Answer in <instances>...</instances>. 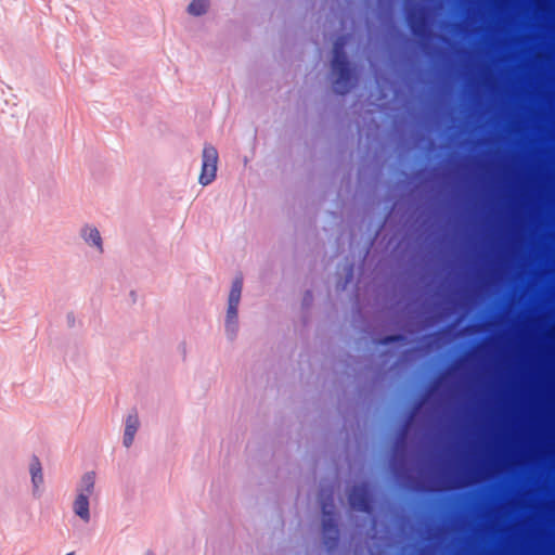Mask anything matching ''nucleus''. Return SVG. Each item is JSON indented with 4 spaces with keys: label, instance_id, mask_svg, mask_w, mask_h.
<instances>
[{
    "label": "nucleus",
    "instance_id": "nucleus-1",
    "mask_svg": "<svg viewBox=\"0 0 555 555\" xmlns=\"http://www.w3.org/2000/svg\"><path fill=\"white\" fill-rule=\"evenodd\" d=\"M321 507V542L326 554H335L340 545L338 514L334 504L335 492H344L350 500L360 494H545V488H317Z\"/></svg>",
    "mask_w": 555,
    "mask_h": 555
},
{
    "label": "nucleus",
    "instance_id": "nucleus-2",
    "mask_svg": "<svg viewBox=\"0 0 555 555\" xmlns=\"http://www.w3.org/2000/svg\"><path fill=\"white\" fill-rule=\"evenodd\" d=\"M331 70L335 76L333 81L334 92L340 95L348 93L357 81L354 69L352 68L345 50H334L331 61Z\"/></svg>",
    "mask_w": 555,
    "mask_h": 555
},
{
    "label": "nucleus",
    "instance_id": "nucleus-3",
    "mask_svg": "<svg viewBox=\"0 0 555 555\" xmlns=\"http://www.w3.org/2000/svg\"><path fill=\"white\" fill-rule=\"evenodd\" d=\"M218 158L217 149L206 144L203 149L202 171L198 179L202 185L206 186L216 179Z\"/></svg>",
    "mask_w": 555,
    "mask_h": 555
},
{
    "label": "nucleus",
    "instance_id": "nucleus-4",
    "mask_svg": "<svg viewBox=\"0 0 555 555\" xmlns=\"http://www.w3.org/2000/svg\"><path fill=\"white\" fill-rule=\"evenodd\" d=\"M408 25L412 34L421 39L430 37L427 21L424 16V10L418 8H406L405 13Z\"/></svg>",
    "mask_w": 555,
    "mask_h": 555
},
{
    "label": "nucleus",
    "instance_id": "nucleus-5",
    "mask_svg": "<svg viewBox=\"0 0 555 555\" xmlns=\"http://www.w3.org/2000/svg\"><path fill=\"white\" fill-rule=\"evenodd\" d=\"M242 291L243 276L237 275L234 278L229 293L225 319H238V306L241 302Z\"/></svg>",
    "mask_w": 555,
    "mask_h": 555
},
{
    "label": "nucleus",
    "instance_id": "nucleus-6",
    "mask_svg": "<svg viewBox=\"0 0 555 555\" xmlns=\"http://www.w3.org/2000/svg\"><path fill=\"white\" fill-rule=\"evenodd\" d=\"M93 489L94 488H81L73 503L75 515L85 522H89L90 520V496L92 495Z\"/></svg>",
    "mask_w": 555,
    "mask_h": 555
},
{
    "label": "nucleus",
    "instance_id": "nucleus-7",
    "mask_svg": "<svg viewBox=\"0 0 555 555\" xmlns=\"http://www.w3.org/2000/svg\"><path fill=\"white\" fill-rule=\"evenodd\" d=\"M79 236L81 240L96 253H104L103 238L100 231L93 224L86 223L79 230Z\"/></svg>",
    "mask_w": 555,
    "mask_h": 555
},
{
    "label": "nucleus",
    "instance_id": "nucleus-8",
    "mask_svg": "<svg viewBox=\"0 0 555 555\" xmlns=\"http://www.w3.org/2000/svg\"><path fill=\"white\" fill-rule=\"evenodd\" d=\"M140 427V420L137 411L130 412L125 418V429L122 436V444L130 448L134 441V437Z\"/></svg>",
    "mask_w": 555,
    "mask_h": 555
},
{
    "label": "nucleus",
    "instance_id": "nucleus-9",
    "mask_svg": "<svg viewBox=\"0 0 555 555\" xmlns=\"http://www.w3.org/2000/svg\"><path fill=\"white\" fill-rule=\"evenodd\" d=\"M29 474L33 486H39L43 482L42 466L37 456H33L29 463Z\"/></svg>",
    "mask_w": 555,
    "mask_h": 555
},
{
    "label": "nucleus",
    "instance_id": "nucleus-10",
    "mask_svg": "<svg viewBox=\"0 0 555 555\" xmlns=\"http://www.w3.org/2000/svg\"><path fill=\"white\" fill-rule=\"evenodd\" d=\"M209 8V0H192L188 5V13L193 16L204 15Z\"/></svg>",
    "mask_w": 555,
    "mask_h": 555
},
{
    "label": "nucleus",
    "instance_id": "nucleus-11",
    "mask_svg": "<svg viewBox=\"0 0 555 555\" xmlns=\"http://www.w3.org/2000/svg\"><path fill=\"white\" fill-rule=\"evenodd\" d=\"M343 270H344V276L339 278L337 281V284H336L337 291H345L353 279V272H354L353 263H346L344 266Z\"/></svg>",
    "mask_w": 555,
    "mask_h": 555
},
{
    "label": "nucleus",
    "instance_id": "nucleus-12",
    "mask_svg": "<svg viewBox=\"0 0 555 555\" xmlns=\"http://www.w3.org/2000/svg\"><path fill=\"white\" fill-rule=\"evenodd\" d=\"M225 334L230 340H234L238 332V319H225Z\"/></svg>",
    "mask_w": 555,
    "mask_h": 555
},
{
    "label": "nucleus",
    "instance_id": "nucleus-13",
    "mask_svg": "<svg viewBox=\"0 0 555 555\" xmlns=\"http://www.w3.org/2000/svg\"><path fill=\"white\" fill-rule=\"evenodd\" d=\"M405 341H406V337L403 334L385 335L378 339V344L384 345V346H388V345L397 344V343H405Z\"/></svg>",
    "mask_w": 555,
    "mask_h": 555
},
{
    "label": "nucleus",
    "instance_id": "nucleus-14",
    "mask_svg": "<svg viewBox=\"0 0 555 555\" xmlns=\"http://www.w3.org/2000/svg\"><path fill=\"white\" fill-rule=\"evenodd\" d=\"M399 447H400V440H398V442L396 444V451H395V454L390 462L391 468L396 473L399 472L404 466V460H403V457H401L399 455Z\"/></svg>",
    "mask_w": 555,
    "mask_h": 555
},
{
    "label": "nucleus",
    "instance_id": "nucleus-15",
    "mask_svg": "<svg viewBox=\"0 0 555 555\" xmlns=\"http://www.w3.org/2000/svg\"><path fill=\"white\" fill-rule=\"evenodd\" d=\"M95 479L96 476L94 472H87L81 478V486H94Z\"/></svg>",
    "mask_w": 555,
    "mask_h": 555
},
{
    "label": "nucleus",
    "instance_id": "nucleus-16",
    "mask_svg": "<svg viewBox=\"0 0 555 555\" xmlns=\"http://www.w3.org/2000/svg\"><path fill=\"white\" fill-rule=\"evenodd\" d=\"M346 44H347V37L346 36H339L334 41L333 49L334 50H345Z\"/></svg>",
    "mask_w": 555,
    "mask_h": 555
},
{
    "label": "nucleus",
    "instance_id": "nucleus-17",
    "mask_svg": "<svg viewBox=\"0 0 555 555\" xmlns=\"http://www.w3.org/2000/svg\"><path fill=\"white\" fill-rule=\"evenodd\" d=\"M312 300H313L312 292L307 291L302 298V306L308 308L312 304Z\"/></svg>",
    "mask_w": 555,
    "mask_h": 555
},
{
    "label": "nucleus",
    "instance_id": "nucleus-18",
    "mask_svg": "<svg viewBox=\"0 0 555 555\" xmlns=\"http://www.w3.org/2000/svg\"><path fill=\"white\" fill-rule=\"evenodd\" d=\"M346 486H350L349 483H347ZM351 486H363V487H366V486H373L370 481H362L360 483H352Z\"/></svg>",
    "mask_w": 555,
    "mask_h": 555
},
{
    "label": "nucleus",
    "instance_id": "nucleus-19",
    "mask_svg": "<svg viewBox=\"0 0 555 555\" xmlns=\"http://www.w3.org/2000/svg\"><path fill=\"white\" fill-rule=\"evenodd\" d=\"M40 494H41L40 493V488L39 487L34 488V495L35 496H40Z\"/></svg>",
    "mask_w": 555,
    "mask_h": 555
},
{
    "label": "nucleus",
    "instance_id": "nucleus-20",
    "mask_svg": "<svg viewBox=\"0 0 555 555\" xmlns=\"http://www.w3.org/2000/svg\"><path fill=\"white\" fill-rule=\"evenodd\" d=\"M145 555H155V554H154V552H152V551H147V552L145 553Z\"/></svg>",
    "mask_w": 555,
    "mask_h": 555
},
{
    "label": "nucleus",
    "instance_id": "nucleus-21",
    "mask_svg": "<svg viewBox=\"0 0 555 555\" xmlns=\"http://www.w3.org/2000/svg\"><path fill=\"white\" fill-rule=\"evenodd\" d=\"M66 555H75V553H74V552H70V553H67Z\"/></svg>",
    "mask_w": 555,
    "mask_h": 555
}]
</instances>
